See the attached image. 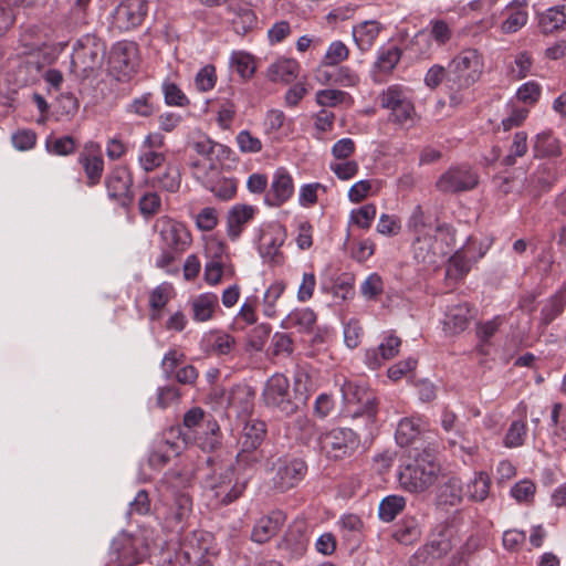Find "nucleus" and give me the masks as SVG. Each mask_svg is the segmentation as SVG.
<instances>
[{"label": "nucleus", "mask_w": 566, "mask_h": 566, "mask_svg": "<svg viewBox=\"0 0 566 566\" xmlns=\"http://www.w3.org/2000/svg\"><path fill=\"white\" fill-rule=\"evenodd\" d=\"M491 479L488 473H475L467 484V495L475 502H483L490 493Z\"/></svg>", "instance_id": "nucleus-40"}, {"label": "nucleus", "mask_w": 566, "mask_h": 566, "mask_svg": "<svg viewBox=\"0 0 566 566\" xmlns=\"http://www.w3.org/2000/svg\"><path fill=\"white\" fill-rule=\"evenodd\" d=\"M332 84L353 87L358 84L359 76L348 66H339L331 73Z\"/></svg>", "instance_id": "nucleus-57"}, {"label": "nucleus", "mask_w": 566, "mask_h": 566, "mask_svg": "<svg viewBox=\"0 0 566 566\" xmlns=\"http://www.w3.org/2000/svg\"><path fill=\"white\" fill-rule=\"evenodd\" d=\"M285 520L286 516L282 511H273L261 517L252 530L251 539L259 544L266 543L279 533Z\"/></svg>", "instance_id": "nucleus-22"}, {"label": "nucleus", "mask_w": 566, "mask_h": 566, "mask_svg": "<svg viewBox=\"0 0 566 566\" xmlns=\"http://www.w3.org/2000/svg\"><path fill=\"white\" fill-rule=\"evenodd\" d=\"M266 434V426L260 420H250L242 428L238 441H245L251 443L262 444Z\"/></svg>", "instance_id": "nucleus-46"}, {"label": "nucleus", "mask_w": 566, "mask_h": 566, "mask_svg": "<svg viewBox=\"0 0 566 566\" xmlns=\"http://www.w3.org/2000/svg\"><path fill=\"white\" fill-rule=\"evenodd\" d=\"M316 323V314L311 308H298L291 312L285 318V327H295L300 332H311Z\"/></svg>", "instance_id": "nucleus-39"}, {"label": "nucleus", "mask_w": 566, "mask_h": 566, "mask_svg": "<svg viewBox=\"0 0 566 566\" xmlns=\"http://www.w3.org/2000/svg\"><path fill=\"white\" fill-rule=\"evenodd\" d=\"M146 13V0H123L113 12V24L120 31H128L138 27Z\"/></svg>", "instance_id": "nucleus-15"}, {"label": "nucleus", "mask_w": 566, "mask_h": 566, "mask_svg": "<svg viewBox=\"0 0 566 566\" xmlns=\"http://www.w3.org/2000/svg\"><path fill=\"white\" fill-rule=\"evenodd\" d=\"M218 306V296L213 293H205L192 301L193 319L206 322L213 315Z\"/></svg>", "instance_id": "nucleus-35"}, {"label": "nucleus", "mask_w": 566, "mask_h": 566, "mask_svg": "<svg viewBox=\"0 0 566 566\" xmlns=\"http://www.w3.org/2000/svg\"><path fill=\"white\" fill-rule=\"evenodd\" d=\"M193 175L206 189L211 191L220 200H230L237 192V181L232 178L222 177L214 180L207 174L201 176L199 171H195Z\"/></svg>", "instance_id": "nucleus-27"}, {"label": "nucleus", "mask_w": 566, "mask_h": 566, "mask_svg": "<svg viewBox=\"0 0 566 566\" xmlns=\"http://www.w3.org/2000/svg\"><path fill=\"white\" fill-rule=\"evenodd\" d=\"M284 290L285 284L282 281H276L268 287L263 297V313L265 316L273 317L275 315V303Z\"/></svg>", "instance_id": "nucleus-49"}, {"label": "nucleus", "mask_w": 566, "mask_h": 566, "mask_svg": "<svg viewBox=\"0 0 566 566\" xmlns=\"http://www.w3.org/2000/svg\"><path fill=\"white\" fill-rule=\"evenodd\" d=\"M166 481L168 486L163 493L157 513L167 530L178 532L185 527L192 510L191 496L185 490H179L180 486L189 484L190 478L171 471L166 474Z\"/></svg>", "instance_id": "nucleus-3"}, {"label": "nucleus", "mask_w": 566, "mask_h": 566, "mask_svg": "<svg viewBox=\"0 0 566 566\" xmlns=\"http://www.w3.org/2000/svg\"><path fill=\"white\" fill-rule=\"evenodd\" d=\"M407 226L409 230L413 232L415 237L418 234H424L426 232H429V229H434L436 227L429 222L421 206L419 205L413 208Z\"/></svg>", "instance_id": "nucleus-53"}, {"label": "nucleus", "mask_w": 566, "mask_h": 566, "mask_svg": "<svg viewBox=\"0 0 566 566\" xmlns=\"http://www.w3.org/2000/svg\"><path fill=\"white\" fill-rule=\"evenodd\" d=\"M106 54L104 42L93 35H86L77 41L71 57L72 72L86 78L103 66Z\"/></svg>", "instance_id": "nucleus-6"}, {"label": "nucleus", "mask_w": 566, "mask_h": 566, "mask_svg": "<svg viewBox=\"0 0 566 566\" xmlns=\"http://www.w3.org/2000/svg\"><path fill=\"white\" fill-rule=\"evenodd\" d=\"M504 13L506 14V18L501 25L504 33L517 32L527 22L528 14L525 2H511L506 6Z\"/></svg>", "instance_id": "nucleus-30"}, {"label": "nucleus", "mask_w": 566, "mask_h": 566, "mask_svg": "<svg viewBox=\"0 0 566 566\" xmlns=\"http://www.w3.org/2000/svg\"><path fill=\"white\" fill-rule=\"evenodd\" d=\"M139 543L128 535H119L113 539L111 545L112 560L117 563V566H133L139 563L145 552L139 549Z\"/></svg>", "instance_id": "nucleus-16"}, {"label": "nucleus", "mask_w": 566, "mask_h": 566, "mask_svg": "<svg viewBox=\"0 0 566 566\" xmlns=\"http://www.w3.org/2000/svg\"><path fill=\"white\" fill-rule=\"evenodd\" d=\"M406 507V499L401 495L384 497L378 507V516L382 522H392Z\"/></svg>", "instance_id": "nucleus-37"}, {"label": "nucleus", "mask_w": 566, "mask_h": 566, "mask_svg": "<svg viewBox=\"0 0 566 566\" xmlns=\"http://www.w3.org/2000/svg\"><path fill=\"white\" fill-rule=\"evenodd\" d=\"M556 180L557 178L553 167L541 165L526 178L525 189L534 197H538L548 191Z\"/></svg>", "instance_id": "nucleus-25"}, {"label": "nucleus", "mask_w": 566, "mask_h": 566, "mask_svg": "<svg viewBox=\"0 0 566 566\" xmlns=\"http://www.w3.org/2000/svg\"><path fill=\"white\" fill-rule=\"evenodd\" d=\"M166 160V155L153 149H140L138 164L145 172H151L159 168Z\"/></svg>", "instance_id": "nucleus-52"}, {"label": "nucleus", "mask_w": 566, "mask_h": 566, "mask_svg": "<svg viewBox=\"0 0 566 566\" xmlns=\"http://www.w3.org/2000/svg\"><path fill=\"white\" fill-rule=\"evenodd\" d=\"M381 30L382 25L380 22L366 20L354 25L352 34L357 48L365 52L374 45Z\"/></svg>", "instance_id": "nucleus-28"}, {"label": "nucleus", "mask_w": 566, "mask_h": 566, "mask_svg": "<svg viewBox=\"0 0 566 566\" xmlns=\"http://www.w3.org/2000/svg\"><path fill=\"white\" fill-rule=\"evenodd\" d=\"M349 50L346 44L337 40L328 45L321 64L324 66H336L347 60Z\"/></svg>", "instance_id": "nucleus-45"}, {"label": "nucleus", "mask_w": 566, "mask_h": 566, "mask_svg": "<svg viewBox=\"0 0 566 566\" xmlns=\"http://www.w3.org/2000/svg\"><path fill=\"white\" fill-rule=\"evenodd\" d=\"M401 50L398 46H391L382 51L377 59L376 65L380 71L390 72L398 64L401 57Z\"/></svg>", "instance_id": "nucleus-61"}, {"label": "nucleus", "mask_w": 566, "mask_h": 566, "mask_svg": "<svg viewBox=\"0 0 566 566\" xmlns=\"http://www.w3.org/2000/svg\"><path fill=\"white\" fill-rule=\"evenodd\" d=\"M484 72V56L474 48L459 51L448 64L447 90L453 104L462 102V93L478 83Z\"/></svg>", "instance_id": "nucleus-2"}, {"label": "nucleus", "mask_w": 566, "mask_h": 566, "mask_svg": "<svg viewBox=\"0 0 566 566\" xmlns=\"http://www.w3.org/2000/svg\"><path fill=\"white\" fill-rule=\"evenodd\" d=\"M380 106L390 109L389 119L392 123L405 125L413 120L415 107L408 92L399 85H391L378 97Z\"/></svg>", "instance_id": "nucleus-7"}, {"label": "nucleus", "mask_w": 566, "mask_h": 566, "mask_svg": "<svg viewBox=\"0 0 566 566\" xmlns=\"http://www.w3.org/2000/svg\"><path fill=\"white\" fill-rule=\"evenodd\" d=\"M232 470L228 469L220 475L218 483L211 484V488L216 490V496L222 505H229L237 501L247 489L248 478H237L234 482H232Z\"/></svg>", "instance_id": "nucleus-19"}, {"label": "nucleus", "mask_w": 566, "mask_h": 566, "mask_svg": "<svg viewBox=\"0 0 566 566\" xmlns=\"http://www.w3.org/2000/svg\"><path fill=\"white\" fill-rule=\"evenodd\" d=\"M156 182L159 188L168 192H177L181 184V174L177 166L168 165L165 171L157 177Z\"/></svg>", "instance_id": "nucleus-47"}, {"label": "nucleus", "mask_w": 566, "mask_h": 566, "mask_svg": "<svg viewBox=\"0 0 566 566\" xmlns=\"http://www.w3.org/2000/svg\"><path fill=\"white\" fill-rule=\"evenodd\" d=\"M86 151L78 156V163L82 165L86 185L94 187L99 184L104 171V159L101 155L99 146L91 143L85 147Z\"/></svg>", "instance_id": "nucleus-20"}, {"label": "nucleus", "mask_w": 566, "mask_h": 566, "mask_svg": "<svg viewBox=\"0 0 566 566\" xmlns=\"http://www.w3.org/2000/svg\"><path fill=\"white\" fill-rule=\"evenodd\" d=\"M155 231L160 237V248L184 253L191 244L192 238L188 228L169 217H160L155 222Z\"/></svg>", "instance_id": "nucleus-9"}, {"label": "nucleus", "mask_w": 566, "mask_h": 566, "mask_svg": "<svg viewBox=\"0 0 566 566\" xmlns=\"http://www.w3.org/2000/svg\"><path fill=\"white\" fill-rule=\"evenodd\" d=\"M421 526L415 516H405L395 527L392 537L403 545H412L421 537Z\"/></svg>", "instance_id": "nucleus-31"}, {"label": "nucleus", "mask_w": 566, "mask_h": 566, "mask_svg": "<svg viewBox=\"0 0 566 566\" xmlns=\"http://www.w3.org/2000/svg\"><path fill=\"white\" fill-rule=\"evenodd\" d=\"M256 22L254 12L249 8H239L232 19L233 28L238 33H245Z\"/></svg>", "instance_id": "nucleus-63"}, {"label": "nucleus", "mask_w": 566, "mask_h": 566, "mask_svg": "<svg viewBox=\"0 0 566 566\" xmlns=\"http://www.w3.org/2000/svg\"><path fill=\"white\" fill-rule=\"evenodd\" d=\"M230 65L243 80L251 78L256 69L254 57L244 51L232 52Z\"/></svg>", "instance_id": "nucleus-41"}, {"label": "nucleus", "mask_w": 566, "mask_h": 566, "mask_svg": "<svg viewBox=\"0 0 566 566\" xmlns=\"http://www.w3.org/2000/svg\"><path fill=\"white\" fill-rule=\"evenodd\" d=\"M359 443V437L349 428H335L322 440V447L327 457L335 460L350 457L358 449Z\"/></svg>", "instance_id": "nucleus-11"}, {"label": "nucleus", "mask_w": 566, "mask_h": 566, "mask_svg": "<svg viewBox=\"0 0 566 566\" xmlns=\"http://www.w3.org/2000/svg\"><path fill=\"white\" fill-rule=\"evenodd\" d=\"M71 24L62 17L53 18L41 24L29 25L21 33L19 42L23 54H32L49 45L65 46L69 43Z\"/></svg>", "instance_id": "nucleus-5"}, {"label": "nucleus", "mask_w": 566, "mask_h": 566, "mask_svg": "<svg viewBox=\"0 0 566 566\" xmlns=\"http://www.w3.org/2000/svg\"><path fill=\"white\" fill-rule=\"evenodd\" d=\"M107 197L122 208H129L134 202L133 175L128 167L116 166L104 180Z\"/></svg>", "instance_id": "nucleus-8"}, {"label": "nucleus", "mask_w": 566, "mask_h": 566, "mask_svg": "<svg viewBox=\"0 0 566 566\" xmlns=\"http://www.w3.org/2000/svg\"><path fill=\"white\" fill-rule=\"evenodd\" d=\"M283 241V237H269L268 234H264L262 237V244L260 247L262 256L268 259L273 264L281 263L283 256L280 248L282 247Z\"/></svg>", "instance_id": "nucleus-42"}, {"label": "nucleus", "mask_w": 566, "mask_h": 566, "mask_svg": "<svg viewBox=\"0 0 566 566\" xmlns=\"http://www.w3.org/2000/svg\"><path fill=\"white\" fill-rule=\"evenodd\" d=\"M262 444L238 441L239 451L237 454V463L243 469H254L265 459V452L261 448Z\"/></svg>", "instance_id": "nucleus-29"}, {"label": "nucleus", "mask_w": 566, "mask_h": 566, "mask_svg": "<svg viewBox=\"0 0 566 566\" xmlns=\"http://www.w3.org/2000/svg\"><path fill=\"white\" fill-rule=\"evenodd\" d=\"M151 99H153V94L145 93L144 95L134 98L126 106V112L129 114H135L137 116H142V117H149L156 111V107Z\"/></svg>", "instance_id": "nucleus-48"}, {"label": "nucleus", "mask_w": 566, "mask_h": 566, "mask_svg": "<svg viewBox=\"0 0 566 566\" xmlns=\"http://www.w3.org/2000/svg\"><path fill=\"white\" fill-rule=\"evenodd\" d=\"M536 156H557L560 154L559 143L551 132L538 134L534 142Z\"/></svg>", "instance_id": "nucleus-43"}, {"label": "nucleus", "mask_w": 566, "mask_h": 566, "mask_svg": "<svg viewBox=\"0 0 566 566\" xmlns=\"http://www.w3.org/2000/svg\"><path fill=\"white\" fill-rule=\"evenodd\" d=\"M293 193V178L284 167H281L273 174L271 187L265 193L264 202L270 207H281L290 200Z\"/></svg>", "instance_id": "nucleus-17"}, {"label": "nucleus", "mask_w": 566, "mask_h": 566, "mask_svg": "<svg viewBox=\"0 0 566 566\" xmlns=\"http://www.w3.org/2000/svg\"><path fill=\"white\" fill-rule=\"evenodd\" d=\"M440 464L431 450L424 449L402 464L398 472L400 486L412 493L429 489L438 479Z\"/></svg>", "instance_id": "nucleus-4"}, {"label": "nucleus", "mask_w": 566, "mask_h": 566, "mask_svg": "<svg viewBox=\"0 0 566 566\" xmlns=\"http://www.w3.org/2000/svg\"><path fill=\"white\" fill-rule=\"evenodd\" d=\"M258 209L253 206L238 203L234 205L227 216V231L232 241L241 235L244 227L254 218Z\"/></svg>", "instance_id": "nucleus-23"}, {"label": "nucleus", "mask_w": 566, "mask_h": 566, "mask_svg": "<svg viewBox=\"0 0 566 566\" xmlns=\"http://www.w3.org/2000/svg\"><path fill=\"white\" fill-rule=\"evenodd\" d=\"M300 72V63L292 57H280L270 64L266 76L271 82L291 83Z\"/></svg>", "instance_id": "nucleus-26"}, {"label": "nucleus", "mask_w": 566, "mask_h": 566, "mask_svg": "<svg viewBox=\"0 0 566 566\" xmlns=\"http://www.w3.org/2000/svg\"><path fill=\"white\" fill-rule=\"evenodd\" d=\"M46 149L53 155L67 156L75 151V142L71 136L49 138L46 140Z\"/></svg>", "instance_id": "nucleus-55"}, {"label": "nucleus", "mask_w": 566, "mask_h": 566, "mask_svg": "<svg viewBox=\"0 0 566 566\" xmlns=\"http://www.w3.org/2000/svg\"><path fill=\"white\" fill-rule=\"evenodd\" d=\"M163 93L165 103L169 106L185 107L190 103L186 94L174 82L165 81Z\"/></svg>", "instance_id": "nucleus-51"}, {"label": "nucleus", "mask_w": 566, "mask_h": 566, "mask_svg": "<svg viewBox=\"0 0 566 566\" xmlns=\"http://www.w3.org/2000/svg\"><path fill=\"white\" fill-rule=\"evenodd\" d=\"M216 67L211 64L203 66L196 75V87L201 92H208L216 85Z\"/></svg>", "instance_id": "nucleus-62"}, {"label": "nucleus", "mask_w": 566, "mask_h": 566, "mask_svg": "<svg viewBox=\"0 0 566 566\" xmlns=\"http://www.w3.org/2000/svg\"><path fill=\"white\" fill-rule=\"evenodd\" d=\"M307 465L298 458H280L275 464L273 484L276 490L286 492L295 488L306 475Z\"/></svg>", "instance_id": "nucleus-13"}, {"label": "nucleus", "mask_w": 566, "mask_h": 566, "mask_svg": "<svg viewBox=\"0 0 566 566\" xmlns=\"http://www.w3.org/2000/svg\"><path fill=\"white\" fill-rule=\"evenodd\" d=\"M450 227L446 223L436 224L429 232L415 237L412 243L413 258L424 265H434L443 255V251L437 247L433 233L449 231Z\"/></svg>", "instance_id": "nucleus-14"}, {"label": "nucleus", "mask_w": 566, "mask_h": 566, "mask_svg": "<svg viewBox=\"0 0 566 566\" xmlns=\"http://www.w3.org/2000/svg\"><path fill=\"white\" fill-rule=\"evenodd\" d=\"M134 46L128 44L118 43L111 52L109 61L114 67L120 70H133L134 64L132 57L134 55Z\"/></svg>", "instance_id": "nucleus-44"}, {"label": "nucleus", "mask_w": 566, "mask_h": 566, "mask_svg": "<svg viewBox=\"0 0 566 566\" xmlns=\"http://www.w3.org/2000/svg\"><path fill=\"white\" fill-rule=\"evenodd\" d=\"M463 497V488L460 479L451 476L439 488L438 500L440 504L455 506Z\"/></svg>", "instance_id": "nucleus-34"}, {"label": "nucleus", "mask_w": 566, "mask_h": 566, "mask_svg": "<svg viewBox=\"0 0 566 566\" xmlns=\"http://www.w3.org/2000/svg\"><path fill=\"white\" fill-rule=\"evenodd\" d=\"M566 306V292L559 291L551 296L544 304L541 311V324L544 326L549 325L556 317H558Z\"/></svg>", "instance_id": "nucleus-36"}, {"label": "nucleus", "mask_w": 566, "mask_h": 566, "mask_svg": "<svg viewBox=\"0 0 566 566\" xmlns=\"http://www.w3.org/2000/svg\"><path fill=\"white\" fill-rule=\"evenodd\" d=\"M378 398L374 394V401L370 405L357 403L349 409L348 415L352 418H366L368 423H375L378 413Z\"/></svg>", "instance_id": "nucleus-59"}, {"label": "nucleus", "mask_w": 566, "mask_h": 566, "mask_svg": "<svg viewBox=\"0 0 566 566\" xmlns=\"http://www.w3.org/2000/svg\"><path fill=\"white\" fill-rule=\"evenodd\" d=\"M333 295L342 301L352 298L354 295V277L350 274L338 276L333 284Z\"/></svg>", "instance_id": "nucleus-58"}, {"label": "nucleus", "mask_w": 566, "mask_h": 566, "mask_svg": "<svg viewBox=\"0 0 566 566\" xmlns=\"http://www.w3.org/2000/svg\"><path fill=\"white\" fill-rule=\"evenodd\" d=\"M479 184L478 174L468 165L450 167L436 181V188L443 193L469 191Z\"/></svg>", "instance_id": "nucleus-12"}, {"label": "nucleus", "mask_w": 566, "mask_h": 566, "mask_svg": "<svg viewBox=\"0 0 566 566\" xmlns=\"http://www.w3.org/2000/svg\"><path fill=\"white\" fill-rule=\"evenodd\" d=\"M138 206L142 216L149 218L159 212L161 199L156 192H147L139 199Z\"/></svg>", "instance_id": "nucleus-64"}, {"label": "nucleus", "mask_w": 566, "mask_h": 566, "mask_svg": "<svg viewBox=\"0 0 566 566\" xmlns=\"http://www.w3.org/2000/svg\"><path fill=\"white\" fill-rule=\"evenodd\" d=\"M307 380L306 374L297 373L291 389L290 381L283 374H274L266 380L262 391L264 405L283 417L296 415L306 406L311 395Z\"/></svg>", "instance_id": "nucleus-1"}, {"label": "nucleus", "mask_w": 566, "mask_h": 566, "mask_svg": "<svg viewBox=\"0 0 566 566\" xmlns=\"http://www.w3.org/2000/svg\"><path fill=\"white\" fill-rule=\"evenodd\" d=\"M374 391L367 387L346 381L342 386L343 399L346 403V411L357 403L370 405L374 401Z\"/></svg>", "instance_id": "nucleus-32"}, {"label": "nucleus", "mask_w": 566, "mask_h": 566, "mask_svg": "<svg viewBox=\"0 0 566 566\" xmlns=\"http://www.w3.org/2000/svg\"><path fill=\"white\" fill-rule=\"evenodd\" d=\"M384 292V282L380 275L371 273L360 285V293L367 300H376Z\"/></svg>", "instance_id": "nucleus-56"}, {"label": "nucleus", "mask_w": 566, "mask_h": 566, "mask_svg": "<svg viewBox=\"0 0 566 566\" xmlns=\"http://www.w3.org/2000/svg\"><path fill=\"white\" fill-rule=\"evenodd\" d=\"M401 339L396 335H388L377 348L366 352V364L371 369L379 368L386 360L394 358L399 353Z\"/></svg>", "instance_id": "nucleus-24"}, {"label": "nucleus", "mask_w": 566, "mask_h": 566, "mask_svg": "<svg viewBox=\"0 0 566 566\" xmlns=\"http://www.w3.org/2000/svg\"><path fill=\"white\" fill-rule=\"evenodd\" d=\"M172 293V286L168 283H163L155 287L149 295L150 310H163L169 302Z\"/></svg>", "instance_id": "nucleus-60"}, {"label": "nucleus", "mask_w": 566, "mask_h": 566, "mask_svg": "<svg viewBox=\"0 0 566 566\" xmlns=\"http://www.w3.org/2000/svg\"><path fill=\"white\" fill-rule=\"evenodd\" d=\"M527 427L524 421H513L505 434L504 444L507 448L521 447L526 438Z\"/></svg>", "instance_id": "nucleus-54"}, {"label": "nucleus", "mask_w": 566, "mask_h": 566, "mask_svg": "<svg viewBox=\"0 0 566 566\" xmlns=\"http://www.w3.org/2000/svg\"><path fill=\"white\" fill-rule=\"evenodd\" d=\"M271 334L269 324L255 326L248 335L247 347L251 352H261Z\"/></svg>", "instance_id": "nucleus-50"}, {"label": "nucleus", "mask_w": 566, "mask_h": 566, "mask_svg": "<svg viewBox=\"0 0 566 566\" xmlns=\"http://www.w3.org/2000/svg\"><path fill=\"white\" fill-rule=\"evenodd\" d=\"M452 531L448 525H439L426 545L418 549L417 555L432 559L447 555L452 549Z\"/></svg>", "instance_id": "nucleus-21"}, {"label": "nucleus", "mask_w": 566, "mask_h": 566, "mask_svg": "<svg viewBox=\"0 0 566 566\" xmlns=\"http://www.w3.org/2000/svg\"><path fill=\"white\" fill-rule=\"evenodd\" d=\"M210 534L202 532H192L180 546L178 554L179 562L182 566H201L205 564H213L214 554L210 551Z\"/></svg>", "instance_id": "nucleus-10"}, {"label": "nucleus", "mask_w": 566, "mask_h": 566, "mask_svg": "<svg viewBox=\"0 0 566 566\" xmlns=\"http://www.w3.org/2000/svg\"><path fill=\"white\" fill-rule=\"evenodd\" d=\"M472 318L469 303L460 298L452 300L444 311L443 331L448 335L462 333Z\"/></svg>", "instance_id": "nucleus-18"}, {"label": "nucleus", "mask_w": 566, "mask_h": 566, "mask_svg": "<svg viewBox=\"0 0 566 566\" xmlns=\"http://www.w3.org/2000/svg\"><path fill=\"white\" fill-rule=\"evenodd\" d=\"M420 432L419 419L403 418L398 423L395 438L399 446L408 447L415 442Z\"/></svg>", "instance_id": "nucleus-38"}, {"label": "nucleus", "mask_w": 566, "mask_h": 566, "mask_svg": "<svg viewBox=\"0 0 566 566\" xmlns=\"http://www.w3.org/2000/svg\"><path fill=\"white\" fill-rule=\"evenodd\" d=\"M538 24L543 33H553L566 27V6H556L547 9L539 15Z\"/></svg>", "instance_id": "nucleus-33"}]
</instances>
